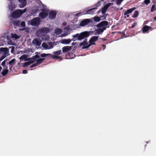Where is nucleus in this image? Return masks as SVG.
Returning <instances> with one entry per match:
<instances>
[{
    "instance_id": "nucleus-1",
    "label": "nucleus",
    "mask_w": 156,
    "mask_h": 156,
    "mask_svg": "<svg viewBox=\"0 0 156 156\" xmlns=\"http://www.w3.org/2000/svg\"><path fill=\"white\" fill-rule=\"evenodd\" d=\"M90 34V31H87L83 32L80 34L77 33L72 36L73 38L72 39V41H75L77 40H81L83 38L88 37Z\"/></svg>"
},
{
    "instance_id": "nucleus-2",
    "label": "nucleus",
    "mask_w": 156,
    "mask_h": 156,
    "mask_svg": "<svg viewBox=\"0 0 156 156\" xmlns=\"http://www.w3.org/2000/svg\"><path fill=\"white\" fill-rule=\"evenodd\" d=\"M99 36H94L92 37L89 41V44L88 46H85L82 47V49L88 48L92 45H95L96 44L94 42L97 41L98 39Z\"/></svg>"
},
{
    "instance_id": "nucleus-3",
    "label": "nucleus",
    "mask_w": 156,
    "mask_h": 156,
    "mask_svg": "<svg viewBox=\"0 0 156 156\" xmlns=\"http://www.w3.org/2000/svg\"><path fill=\"white\" fill-rule=\"evenodd\" d=\"M108 22L106 21H103L97 24V27L98 28H105V30L106 28L109 27L108 26Z\"/></svg>"
},
{
    "instance_id": "nucleus-4",
    "label": "nucleus",
    "mask_w": 156,
    "mask_h": 156,
    "mask_svg": "<svg viewBox=\"0 0 156 156\" xmlns=\"http://www.w3.org/2000/svg\"><path fill=\"white\" fill-rule=\"evenodd\" d=\"M22 15L21 9H19L13 12L11 14L12 17L14 19H16Z\"/></svg>"
},
{
    "instance_id": "nucleus-5",
    "label": "nucleus",
    "mask_w": 156,
    "mask_h": 156,
    "mask_svg": "<svg viewBox=\"0 0 156 156\" xmlns=\"http://www.w3.org/2000/svg\"><path fill=\"white\" fill-rule=\"evenodd\" d=\"M42 12L39 14V16L41 19H44L48 15V10L45 9H42Z\"/></svg>"
},
{
    "instance_id": "nucleus-6",
    "label": "nucleus",
    "mask_w": 156,
    "mask_h": 156,
    "mask_svg": "<svg viewBox=\"0 0 156 156\" xmlns=\"http://www.w3.org/2000/svg\"><path fill=\"white\" fill-rule=\"evenodd\" d=\"M40 20L38 17L34 18L30 21V24L33 26H38L40 23Z\"/></svg>"
},
{
    "instance_id": "nucleus-7",
    "label": "nucleus",
    "mask_w": 156,
    "mask_h": 156,
    "mask_svg": "<svg viewBox=\"0 0 156 156\" xmlns=\"http://www.w3.org/2000/svg\"><path fill=\"white\" fill-rule=\"evenodd\" d=\"M113 3H108L105 5L103 8H101V12L104 15H105L104 14H105L107 10L108 9V7L112 4Z\"/></svg>"
},
{
    "instance_id": "nucleus-8",
    "label": "nucleus",
    "mask_w": 156,
    "mask_h": 156,
    "mask_svg": "<svg viewBox=\"0 0 156 156\" xmlns=\"http://www.w3.org/2000/svg\"><path fill=\"white\" fill-rule=\"evenodd\" d=\"M90 22V20L89 19H86L83 20L80 23V26L82 27L85 26Z\"/></svg>"
},
{
    "instance_id": "nucleus-9",
    "label": "nucleus",
    "mask_w": 156,
    "mask_h": 156,
    "mask_svg": "<svg viewBox=\"0 0 156 156\" xmlns=\"http://www.w3.org/2000/svg\"><path fill=\"white\" fill-rule=\"evenodd\" d=\"M18 1L21 3L19 5V7L20 8H23L26 5L27 3V0H18Z\"/></svg>"
},
{
    "instance_id": "nucleus-10",
    "label": "nucleus",
    "mask_w": 156,
    "mask_h": 156,
    "mask_svg": "<svg viewBox=\"0 0 156 156\" xmlns=\"http://www.w3.org/2000/svg\"><path fill=\"white\" fill-rule=\"evenodd\" d=\"M107 16L106 15H104L103 16H101L100 17L99 16H95L93 18V19L95 22H99L101 20V18L104 17L102 20H105L106 19Z\"/></svg>"
},
{
    "instance_id": "nucleus-11",
    "label": "nucleus",
    "mask_w": 156,
    "mask_h": 156,
    "mask_svg": "<svg viewBox=\"0 0 156 156\" xmlns=\"http://www.w3.org/2000/svg\"><path fill=\"white\" fill-rule=\"evenodd\" d=\"M57 13L55 11H51L49 13V18L50 19H53L56 17Z\"/></svg>"
},
{
    "instance_id": "nucleus-12",
    "label": "nucleus",
    "mask_w": 156,
    "mask_h": 156,
    "mask_svg": "<svg viewBox=\"0 0 156 156\" xmlns=\"http://www.w3.org/2000/svg\"><path fill=\"white\" fill-rule=\"evenodd\" d=\"M61 50H59L58 51H57L55 52H54V54L55 55H52V58H59V59H62V58H61V57L60 56H58V55H60L61 54Z\"/></svg>"
},
{
    "instance_id": "nucleus-13",
    "label": "nucleus",
    "mask_w": 156,
    "mask_h": 156,
    "mask_svg": "<svg viewBox=\"0 0 156 156\" xmlns=\"http://www.w3.org/2000/svg\"><path fill=\"white\" fill-rule=\"evenodd\" d=\"M97 7L93 8L90 9L87 11H85V14H93L94 13V10L97 9Z\"/></svg>"
},
{
    "instance_id": "nucleus-14",
    "label": "nucleus",
    "mask_w": 156,
    "mask_h": 156,
    "mask_svg": "<svg viewBox=\"0 0 156 156\" xmlns=\"http://www.w3.org/2000/svg\"><path fill=\"white\" fill-rule=\"evenodd\" d=\"M72 48L71 46H66L63 47L62 48V51L63 53L66 52L70 51Z\"/></svg>"
},
{
    "instance_id": "nucleus-15",
    "label": "nucleus",
    "mask_w": 156,
    "mask_h": 156,
    "mask_svg": "<svg viewBox=\"0 0 156 156\" xmlns=\"http://www.w3.org/2000/svg\"><path fill=\"white\" fill-rule=\"evenodd\" d=\"M32 43L37 46H39L41 44V42L37 38H35L33 40Z\"/></svg>"
},
{
    "instance_id": "nucleus-16",
    "label": "nucleus",
    "mask_w": 156,
    "mask_h": 156,
    "mask_svg": "<svg viewBox=\"0 0 156 156\" xmlns=\"http://www.w3.org/2000/svg\"><path fill=\"white\" fill-rule=\"evenodd\" d=\"M152 27L150 26H148L147 25L144 26L142 28V32L143 33H145L147 31L150 30H151Z\"/></svg>"
},
{
    "instance_id": "nucleus-17",
    "label": "nucleus",
    "mask_w": 156,
    "mask_h": 156,
    "mask_svg": "<svg viewBox=\"0 0 156 156\" xmlns=\"http://www.w3.org/2000/svg\"><path fill=\"white\" fill-rule=\"evenodd\" d=\"M50 45V47L49 48H48V46L47 44L45 42H44L42 43V45L44 48H46V49H51L52 48H53V45L52 43L51 42L49 44Z\"/></svg>"
},
{
    "instance_id": "nucleus-18",
    "label": "nucleus",
    "mask_w": 156,
    "mask_h": 156,
    "mask_svg": "<svg viewBox=\"0 0 156 156\" xmlns=\"http://www.w3.org/2000/svg\"><path fill=\"white\" fill-rule=\"evenodd\" d=\"M72 40L70 39H64L62 40L61 41V43L64 44H69Z\"/></svg>"
},
{
    "instance_id": "nucleus-19",
    "label": "nucleus",
    "mask_w": 156,
    "mask_h": 156,
    "mask_svg": "<svg viewBox=\"0 0 156 156\" xmlns=\"http://www.w3.org/2000/svg\"><path fill=\"white\" fill-rule=\"evenodd\" d=\"M136 9V7H133L130 9H128L126 12L124 13V15H127L131 13L132 12Z\"/></svg>"
},
{
    "instance_id": "nucleus-20",
    "label": "nucleus",
    "mask_w": 156,
    "mask_h": 156,
    "mask_svg": "<svg viewBox=\"0 0 156 156\" xmlns=\"http://www.w3.org/2000/svg\"><path fill=\"white\" fill-rule=\"evenodd\" d=\"M87 39H85L82 42L80 43L79 45L80 46H83V47L86 46H88L89 44L88 42H87Z\"/></svg>"
},
{
    "instance_id": "nucleus-21",
    "label": "nucleus",
    "mask_w": 156,
    "mask_h": 156,
    "mask_svg": "<svg viewBox=\"0 0 156 156\" xmlns=\"http://www.w3.org/2000/svg\"><path fill=\"white\" fill-rule=\"evenodd\" d=\"M0 51L3 52L4 55H6L8 51V49L7 48H0Z\"/></svg>"
},
{
    "instance_id": "nucleus-22",
    "label": "nucleus",
    "mask_w": 156,
    "mask_h": 156,
    "mask_svg": "<svg viewBox=\"0 0 156 156\" xmlns=\"http://www.w3.org/2000/svg\"><path fill=\"white\" fill-rule=\"evenodd\" d=\"M16 59L15 58L12 59V60L10 61L9 64V65L11 66V67H10L9 69H12V66H13L15 63Z\"/></svg>"
},
{
    "instance_id": "nucleus-23",
    "label": "nucleus",
    "mask_w": 156,
    "mask_h": 156,
    "mask_svg": "<svg viewBox=\"0 0 156 156\" xmlns=\"http://www.w3.org/2000/svg\"><path fill=\"white\" fill-rule=\"evenodd\" d=\"M105 30V28H100L96 30V31L98 34H101V33H102Z\"/></svg>"
},
{
    "instance_id": "nucleus-24",
    "label": "nucleus",
    "mask_w": 156,
    "mask_h": 156,
    "mask_svg": "<svg viewBox=\"0 0 156 156\" xmlns=\"http://www.w3.org/2000/svg\"><path fill=\"white\" fill-rule=\"evenodd\" d=\"M40 56L41 57H44L47 56H50L51 57H52V55L51 54H45V53H43L41 54L40 55Z\"/></svg>"
},
{
    "instance_id": "nucleus-25",
    "label": "nucleus",
    "mask_w": 156,
    "mask_h": 156,
    "mask_svg": "<svg viewBox=\"0 0 156 156\" xmlns=\"http://www.w3.org/2000/svg\"><path fill=\"white\" fill-rule=\"evenodd\" d=\"M45 59L44 58H41L36 60V63L38 64H40L42 62V61Z\"/></svg>"
},
{
    "instance_id": "nucleus-26",
    "label": "nucleus",
    "mask_w": 156,
    "mask_h": 156,
    "mask_svg": "<svg viewBox=\"0 0 156 156\" xmlns=\"http://www.w3.org/2000/svg\"><path fill=\"white\" fill-rule=\"evenodd\" d=\"M62 32V30L60 28H57L55 30V33L56 34H59Z\"/></svg>"
},
{
    "instance_id": "nucleus-27",
    "label": "nucleus",
    "mask_w": 156,
    "mask_h": 156,
    "mask_svg": "<svg viewBox=\"0 0 156 156\" xmlns=\"http://www.w3.org/2000/svg\"><path fill=\"white\" fill-rule=\"evenodd\" d=\"M27 58V56L26 55H23L21 56H20L19 59L20 60H25V61L27 60V59H26Z\"/></svg>"
},
{
    "instance_id": "nucleus-28",
    "label": "nucleus",
    "mask_w": 156,
    "mask_h": 156,
    "mask_svg": "<svg viewBox=\"0 0 156 156\" xmlns=\"http://www.w3.org/2000/svg\"><path fill=\"white\" fill-rule=\"evenodd\" d=\"M86 14L85 12H80L78 13H76L75 15V16H76L77 17L80 16L82 15Z\"/></svg>"
},
{
    "instance_id": "nucleus-29",
    "label": "nucleus",
    "mask_w": 156,
    "mask_h": 156,
    "mask_svg": "<svg viewBox=\"0 0 156 156\" xmlns=\"http://www.w3.org/2000/svg\"><path fill=\"white\" fill-rule=\"evenodd\" d=\"M11 37L15 39H17L19 38V36L16 34H12L11 35Z\"/></svg>"
},
{
    "instance_id": "nucleus-30",
    "label": "nucleus",
    "mask_w": 156,
    "mask_h": 156,
    "mask_svg": "<svg viewBox=\"0 0 156 156\" xmlns=\"http://www.w3.org/2000/svg\"><path fill=\"white\" fill-rule=\"evenodd\" d=\"M9 72V70L8 69H4L2 72V76H4L6 75Z\"/></svg>"
},
{
    "instance_id": "nucleus-31",
    "label": "nucleus",
    "mask_w": 156,
    "mask_h": 156,
    "mask_svg": "<svg viewBox=\"0 0 156 156\" xmlns=\"http://www.w3.org/2000/svg\"><path fill=\"white\" fill-rule=\"evenodd\" d=\"M139 13L138 11L137 10L136 11L132 16L133 17L135 18L137 17L138 16Z\"/></svg>"
},
{
    "instance_id": "nucleus-32",
    "label": "nucleus",
    "mask_w": 156,
    "mask_h": 156,
    "mask_svg": "<svg viewBox=\"0 0 156 156\" xmlns=\"http://www.w3.org/2000/svg\"><path fill=\"white\" fill-rule=\"evenodd\" d=\"M42 30L44 32L48 33L49 31V29L47 27H44L42 29Z\"/></svg>"
},
{
    "instance_id": "nucleus-33",
    "label": "nucleus",
    "mask_w": 156,
    "mask_h": 156,
    "mask_svg": "<svg viewBox=\"0 0 156 156\" xmlns=\"http://www.w3.org/2000/svg\"><path fill=\"white\" fill-rule=\"evenodd\" d=\"M123 0H116V4L117 5H120L121 2Z\"/></svg>"
},
{
    "instance_id": "nucleus-34",
    "label": "nucleus",
    "mask_w": 156,
    "mask_h": 156,
    "mask_svg": "<svg viewBox=\"0 0 156 156\" xmlns=\"http://www.w3.org/2000/svg\"><path fill=\"white\" fill-rule=\"evenodd\" d=\"M32 58L36 60L37 59L39 58L40 57L38 55H36L34 56H33Z\"/></svg>"
},
{
    "instance_id": "nucleus-35",
    "label": "nucleus",
    "mask_w": 156,
    "mask_h": 156,
    "mask_svg": "<svg viewBox=\"0 0 156 156\" xmlns=\"http://www.w3.org/2000/svg\"><path fill=\"white\" fill-rule=\"evenodd\" d=\"M7 59H6L4 61H3L2 62V64H1V65L2 66H3L4 67L5 66V62H6V61L7 60Z\"/></svg>"
},
{
    "instance_id": "nucleus-36",
    "label": "nucleus",
    "mask_w": 156,
    "mask_h": 156,
    "mask_svg": "<svg viewBox=\"0 0 156 156\" xmlns=\"http://www.w3.org/2000/svg\"><path fill=\"white\" fill-rule=\"evenodd\" d=\"M101 2L99 1L98 2V3L94 5V6H96V7H99L101 5Z\"/></svg>"
},
{
    "instance_id": "nucleus-37",
    "label": "nucleus",
    "mask_w": 156,
    "mask_h": 156,
    "mask_svg": "<svg viewBox=\"0 0 156 156\" xmlns=\"http://www.w3.org/2000/svg\"><path fill=\"white\" fill-rule=\"evenodd\" d=\"M27 60L29 61H30L33 62V63L35 61V60H34V59L32 57L28 58V59H27Z\"/></svg>"
},
{
    "instance_id": "nucleus-38",
    "label": "nucleus",
    "mask_w": 156,
    "mask_h": 156,
    "mask_svg": "<svg viewBox=\"0 0 156 156\" xmlns=\"http://www.w3.org/2000/svg\"><path fill=\"white\" fill-rule=\"evenodd\" d=\"M144 3L146 5H147L150 3L151 2L150 0H144Z\"/></svg>"
},
{
    "instance_id": "nucleus-39",
    "label": "nucleus",
    "mask_w": 156,
    "mask_h": 156,
    "mask_svg": "<svg viewBox=\"0 0 156 156\" xmlns=\"http://www.w3.org/2000/svg\"><path fill=\"white\" fill-rule=\"evenodd\" d=\"M38 65L37 63H35V64H34L32 65H31L30 66V68H32L34 67H35V66H37Z\"/></svg>"
},
{
    "instance_id": "nucleus-40",
    "label": "nucleus",
    "mask_w": 156,
    "mask_h": 156,
    "mask_svg": "<svg viewBox=\"0 0 156 156\" xmlns=\"http://www.w3.org/2000/svg\"><path fill=\"white\" fill-rule=\"evenodd\" d=\"M6 56V55H2L0 58V62L3 60Z\"/></svg>"
},
{
    "instance_id": "nucleus-41",
    "label": "nucleus",
    "mask_w": 156,
    "mask_h": 156,
    "mask_svg": "<svg viewBox=\"0 0 156 156\" xmlns=\"http://www.w3.org/2000/svg\"><path fill=\"white\" fill-rule=\"evenodd\" d=\"M10 48H11V52L12 53H13L14 51V48H15L13 46H12L10 47Z\"/></svg>"
},
{
    "instance_id": "nucleus-42",
    "label": "nucleus",
    "mask_w": 156,
    "mask_h": 156,
    "mask_svg": "<svg viewBox=\"0 0 156 156\" xmlns=\"http://www.w3.org/2000/svg\"><path fill=\"white\" fill-rule=\"evenodd\" d=\"M136 25V23H134L132 25V26L130 27V28H134Z\"/></svg>"
},
{
    "instance_id": "nucleus-43",
    "label": "nucleus",
    "mask_w": 156,
    "mask_h": 156,
    "mask_svg": "<svg viewBox=\"0 0 156 156\" xmlns=\"http://www.w3.org/2000/svg\"><path fill=\"white\" fill-rule=\"evenodd\" d=\"M21 25L22 27H24L25 25V22L24 21H22L21 23Z\"/></svg>"
},
{
    "instance_id": "nucleus-44",
    "label": "nucleus",
    "mask_w": 156,
    "mask_h": 156,
    "mask_svg": "<svg viewBox=\"0 0 156 156\" xmlns=\"http://www.w3.org/2000/svg\"><path fill=\"white\" fill-rule=\"evenodd\" d=\"M27 9H24L23 10H21V12L22 13V15L23 13H25L26 11H27Z\"/></svg>"
},
{
    "instance_id": "nucleus-45",
    "label": "nucleus",
    "mask_w": 156,
    "mask_h": 156,
    "mask_svg": "<svg viewBox=\"0 0 156 156\" xmlns=\"http://www.w3.org/2000/svg\"><path fill=\"white\" fill-rule=\"evenodd\" d=\"M9 9L11 11H12L13 9L12 5H11L9 6Z\"/></svg>"
},
{
    "instance_id": "nucleus-46",
    "label": "nucleus",
    "mask_w": 156,
    "mask_h": 156,
    "mask_svg": "<svg viewBox=\"0 0 156 156\" xmlns=\"http://www.w3.org/2000/svg\"><path fill=\"white\" fill-rule=\"evenodd\" d=\"M26 63H27V66L30 65L31 64L33 63V62L30 61H29L28 62H26Z\"/></svg>"
},
{
    "instance_id": "nucleus-47",
    "label": "nucleus",
    "mask_w": 156,
    "mask_h": 156,
    "mask_svg": "<svg viewBox=\"0 0 156 156\" xmlns=\"http://www.w3.org/2000/svg\"><path fill=\"white\" fill-rule=\"evenodd\" d=\"M154 5H153L152 7L151 8V12H153L154 11Z\"/></svg>"
},
{
    "instance_id": "nucleus-48",
    "label": "nucleus",
    "mask_w": 156,
    "mask_h": 156,
    "mask_svg": "<svg viewBox=\"0 0 156 156\" xmlns=\"http://www.w3.org/2000/svg\"><path fill=\"white\" fill-rule=\"evenodd\" d=\"M28 73L27 71L26 70H23V73L24 74H26Z\"/></svg>"
},
{
    "instance_id": "nucleus-49",
    "label": "nucleus",
    "mask_w": 156,
    "mask_h": 156,
    "mask_svg": "<svg viewBox=\"0 0 156 156\" xmlns=\"http://www.w3.org/2000/svg\"><path fill=\"white\" fill-rule=\"evenodd\" d=\"M23 66L24 67H26L27 66H28L27 65V63H26V62L23 63Z\"/></svg>"
},
{
    "instance_id": "nucleus-50",
    "label": "nucleus",
    "mask_w": 156,
    "mask_h": 156,
    "mask_svg": "<svg viewBox=\"0 0 156 156\" xmlns=\"http://www.w3.org/2000/svg\"><path fill=\"white\" fill-rule=\"evenodd\" d=\"M67 24V23L66 22H64L63 23L62 25L63 26H65Z\"/></svg>"
},
{
    "instance_id": "nucleus-51",
    "label": "nucleus",
    "mask_w": 156,
    "mask_h": 156,
    "mask_svg": "<svg viewBox=\"0 0 156 156\" xmlns=\"http://www.w3.org/2000/svg\"><path fill=\"white\" fill-rule=\"evenodd\" d=\"M100 39H101L103 41H105L107 40L106 39H105L104 38H100Z\"/></svg>"
},
{
    "instance_id": "nucleus-52",
    "label": "nucleus",
    "mask_w": 156,
    "mask_h": 156,
    "mask_svg": "<svg viewBox=\"0 0 156 156\" xmlns=\"http://www.w3.org/2000/svg\"><path fill=\"white\" fill-rule=\"evenodd\" d=\"M102 46L104 48V49L106 47V46L105 45H102Z\"/></svg>"
},
{
    "instance_id": "nucleus-53",
    "label": "nucleus",
    "mask_w": 156,
    "mask_h": 156,
    "mask_svg": "<svg viewBox=\"0 0 156 156\" xmlns=\"http://www.w3.org/2000/svg\"><path fill=\"white\" fill-rule=\"evenodd\" d=\"M4 67H5V69H8V66H4Z\"/></svg>"
},
{
    "instance_id": "nucleus-54",
    "label": "nucleus",
    "mask_w": 156,
    "mask_h": 156,
    "mask_svg": "<svg viewBox=\"0 0 156 156\" xmlns=\"http://www.w3.org/2000/svg\"><path fill=\"white\" fill-rule=\"evenodd\" d=\"M101 12V10H99V11H98V12H97V13L98 14L99 13Z\"/></svg>"
},
{
    "instance_id": "nucleus-55",
    "label": "nucleus",
    "mask_w": 156,
    "mask_h": 156,
    "mask_svg": "<svg viewBox=\"0 0 156 156\" xmlns=\"http://www.w3.org/2000/svg\"><path fill=\"white\" fill-rule=\"evenodd\" d=\"M126 15L127 17H129V15H128V14H127V15Z\"/></svg>"
},
{
    "instance_id": "nucleus-56",
    "label": "nucleus",
    "mask_w": 156,
    "mask_h": 156,
    "mask_svg": "<svg viewBox=\"0 0 156 156\" xmlns=\"http://www.w3.org/2000/svg\"><path fill=\"white\" fill-rule=\"evenodd\" d=\"M68 55H69V54L68 53V54H67V55H66V57H67V56Z\"/></svg>"
},
{
    "instance_id": "nucleus-57",
    "label": "nucleus",
    "mask_w": 156,
    "mask_h": 156,
    "mask_svg": "<svg viewBox=\"0 0 156 156\" xmlns=\"http://www.w3.org/2000/svg\"><path fill=\"white\" fill-rule=\"evenodd\" d=\"M154 20H156V16L154 17Z\"/></svg>"
},
{
    "instance_id": "nucleus-58",
    "label": "nucleus",
    "mask_w": 156,
    "mask_h": 156,
    "mask_svg": "<svg viewBox=\"0 0 156 156\" xmlns=\"http://www.w3.org/2000/svg\"><path fill=\"white\" fill-rule=\"evenodd\" d=\"M2 69V67L1 66H0V71Z\"/></svg>"
},
{
    "instance_id": "nucleus-59",
    "label": "nucleus",
    "mask_w": 156,
    "mask_h": 156,
    "mask_svg": "<svg viewBox=\"0 0 156 156\" xmlns=\"http://www.w3.org/2000/svg\"><path fill=\"white\" fill-rule=\"evenodd\" d=\"M74 44H75V43L74 42H73L72 43V45H74Z\"/></svg>"
},
{
    "instance_id": "nucleus-60",
    "label": "nucleus",
    "mask_w": 156,
    "mask_h": 156,
    "mask_svg": "<svg viewBox=\"0 0 156 156\" xmlns=\"http://www.w3.org/2000/svg\"><path fill=\"white\" fill-rule=\"evenodd\" d=\"M114 0H111L112 2H114Z\"/></svg>"
}]
</instances>
